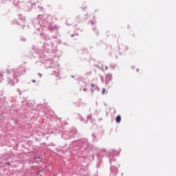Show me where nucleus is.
Wrapping results in <instances>:
<instances>
[{
  "label": "nucleus",
  "mask_w": 176,
  "mask_h": 176,
  "mask_svg": "<svg viewBox=\"0 0 176 176\" xmlns=\"http://www.w3.org/2000/svg\"><path fill=\"white\" fill-rule=\"evenodd\" d=\"M122 120V117L120 116H118L116 118V121L117 122V123H120Z\"/></svg>",
  "instance_id": "obj_1"
},
{
  "label": "nucleus",
  "mask_w": 176,
  "mask_h": 176,
  "mask_svg": "<svg viewBox=\"0 0 176 176\" xmlns=\"http://www.w3.org/2000/svg\"><path fill=\"white\" fill-rule=\"evenodd\" d=\"M106 79H107V80H111L112 79V75H111V74H107V75L106 76Z\"/></svg>",
  "instance_id": "obj_2"
},
{
  "label": "nucleus",
  "mask_w": 176,
  "mask_h": 176,
  "mask_svg": "<svg viewBox=\"0 0 176 176\" xmlns=\"http://www.w3.org/2000/svg\"><path fill=\"white\" fill-rule=\"evenodd\" d=\"M91 87H93V89H91V91H93V90H96V89H97V85L92 84Z\"/></svg>",
  "instance_id": "obj_3"
},
{
  "label": "nucleus",
  "mask_w": 176,
  "mask_h": 176,
  "mask_svg": "<svg viewBox=\"0 0 176 176\" xmlns=\"http://www.w3.org/2000/svg\"><path fill=\"white\" fill-rule=\"evenodd\" d=\"M122 49H123L124 52H127V50H129V47H126V46L122 47Z\"/></svg>",
  "instance_id": "obj_4"
},
{
  "label": "nucleus",
  "mask_w": 176,
  "mask_h": 176,
  "mask_svg": "<svg viewBox=\"0 0 176 176\" xmlns=\"http://www.w3.org/2000/svg\"><path fill=\"white\" fill-rule=\"evenodd\" d=\"M105 91H106L105 89H103L102 91V94H105Z\"/></svg>",
  "instance_id": "obj_5"
},
{
  "label": "nucleus",
  "mask_w": 176,
  "mask_h": 176,
  "mask_svg": "<svg viewBox=\"0 0 176 176\" xmlns=\"http://www.w3.org/2000/svg\"><path fill=\"white\" fill-rule=\"evenodd\" d=\"M0 78H3V74L0 72Z\"/></svg>",
  "instance_id": "obj_6"
},
{
  "label": "nucleus",
  "mask_w": 176,
  "mask_h": 176,
  "mask_svg": "<svg viewBox=\"0 0 176 176\" xmlns=\"http://www.w3.org/2000/svg\"><path fill=\"white\" fill-rule=\"evenodd\" d=\"M86 90H87L86 89H84V91H86Z\"/></svg>",
  "instance_id": "obj_7"
},
{
  "label": "nucleus",
  "mask_w": 176,
  "mask_h": 176,
  "mask_svg": "<svg viewBox=\"0 0 176 176\" xmlns=\"http://www.w3.org/2000/svg\"><path fill=\"white\" fill-rule=\"evenodd\" d=\"M38 160L41 159V157H38Z\"/></svg>",
  "instance_id": "obj_8"
},
{
  "label": "nucleus",
  "mask_w": 176,
  "mask_h": 176,
  "mask_svg": "<svg viewBox=\"0 0 176 176\" xmlns=\"http://www.w3.org/2000/svg\"><path fill=\"white\" fill-rule=\"evenodd\" d=\"M38 75H40V76H42V74H38Z\"/></svg>",
  "instance_id": "obj_9"
},
{
  "label": "nucleus",
  "mask_w": 176,
  "mask_h": 176,
  "mask_svg": "<svg viewBox=\"0 0 176 176\" xmlns=\"http://www.w3.org/2000/svg\"><path fill=\"white\" fill-rule=\"evenodd\" d=\"M105 68H106V69H108V67H106Z\"/></svg>",
  "instance_id": "obj_10"
},
{
  "label": "nucleus",
  "mask_w": 176,
  "mask_h": 176,
  "mask_svg": "<svg viewBox=\"0 0 176 176\" xmlns=\"http://www.w3.org/2000/svg\"><path fill=\"white\" fill-rule=\"evenodd\" d=\"M33 82L35 83V80H33Z\"/></svg>",
  "instance_id": "obj_11"
},
{
  "label": "nucleus",
  "mask_w": 176,
  "mask_h": 176,
  "mask_svg": "<svg viewBox=\"0 0 176 176\" xmlns=\"http://www.w3.org/2000/svg\"><path fill=\"white\" fill-rule=\"evenodd\" d=\"M120 53H122V52L120 51Z\"/></svg>",
  "instance_id": "obj_12"
},
{
  "label": "nucleus",
  "mask_w": 176,
  "mask_h": 176,
  "mask_svg": "<svg viewBox=\"0 0 176 176\" xmlns=\"http://www.w3.org/2000/svg\"><path fill=\"white\" fill-rule=\"evenodd\" d=\"M8 166H10V164L8 163Z\"/></svg>",
  "instance_id": "obj_13"
}]
</instances>
